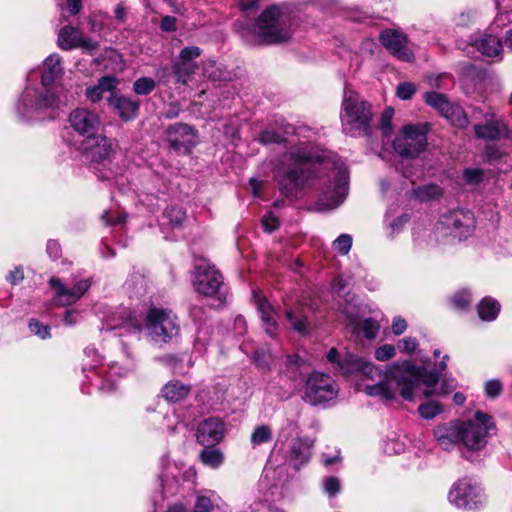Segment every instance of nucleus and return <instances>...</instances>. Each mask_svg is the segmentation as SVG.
<instances>
[{
  "label": "nucleus",
  "instance_id": "1",
  "mask_svg": "<svg viewBox=\"0 0 512 512\" xmlns=\"http://www.w3.org/2000/svg\"><path fill=\"white\" fill-rule=\"evenodd\" d=\"M339 369L345 375L361 372L367 378L376 380L375 384L365 386V392L370 396H380L386 400L394 399L396 392L399 391L405 400L411 401L422 384L426 387L423 395L429 397L435 393V385L439 379L437 373L415 366L410 361L393 364L382 372L372 363L353 354H347L342 362H339Z\"/></svg>",
  "mask_w": 512,
  "mask_h": 512
},
{
  "label": "nucleus",
  "instance_id": "2",
  "mask_svg": "<svg viewBox=\"0 0 512 512\" xmlns=\"http://www.w3.org/2000/svg\"><path fill=\"white\" fill-rule=\"evenodd\" d=\"M63 68L57 54L48 56L44 61L40 89L26 88L18 103V113L25 119L52 118L55 112L70 102L63 86L54 85L61 77Z\"/></svg>",
  "mask_w": 512,
  "mask_h": 512
},
{
  "label": "nucleus",
  "instance_id": "3",
  "mask_svg": "<svg viewBox=\"0 0 512 512\" xmlns=\"http://www.w3.org/2000/svg\"><path fill=\"white\" fill-rule=\"evenodd\" d=\"M311 144L301 143L286 153L276 169L279 188L287 197L312 185L316 162H324L326 156L313 151Z\"/></svg>",
  "mask_w": 512,
  "mask_h": 512
},
{
  "label": "nucleus",
  "instance_id": "4",
  "mask_svg": "<svg viewBox=\"0 0 512 512\" xmlns=\"http://www.w3.org/2000/svg\"><path fill=\"white\" fill-rule=\"evenodd\" d=\"M292 18L286 6L272 5L265 9L254 26L256 35L264 43H279L290 38Z\"/></svg>",
  "mask_w": 512,
  "mask_h": 512
},
{
  "label": "nucleus",
  "instance_id": "5",
  "mask_svg": "<svg viewBox=\"0 0 512 512\" xmlns=\"http://www.w3.org/2000/svg\"><path fill=\"white\" fill-rule=\"evenodd\" d=\"M340 119L345 134L350 136L368 134L372 119L371 106L357 92L346 88Z\"/></svg>",
  "mask_w": 512,
  "mask_h": 512
},
{
  "label": "nucleus",
  "instance_id": "6",
  "mask_svg": "<svg viewBox=\"0 0 512 512\" xmlns=\"http://www.w3.org/2000/svg\"><path fill=\"white\" fill-rule=\"evenodd\" d=\"M144 327L155 343H168L179 335L177 316L170 309L151 306L146 314Z\"/></svg>",
  "mask_w": 512,
  "mask_h": 512
},
{
  "label": "nucleus",
  "instance_id": "7",
  "mask_svg": "<svg viewBox=\"0 0 512 512\" xmlns=\"http://www.w3.org/2000/svg\"><path fill=\"white\" fill-rule=\"evenodd\" d=\"M429 124H409L402 128L393 141L395 152L401 157L416 158L427 147Z\"/></svg>",
  "mask_w": 512,
  "mask_h": 512
},
{
  "label": "nucleus",
  "instance_id": "8",
  "mask_svg": "<svg viewBox=\"0 0 512 512\" xmlns=\"http://www.w3.org/2000/svg\"><path fill=\"white\" fill-rule=\"evenodd\" d=\"M474 227L475 220L470 211L453 210L440 217L436 231L440 236L463 240L472 234Z\"/></svg>",
  "mask_w": 512,
  "mask_h": 512
},
{
  "label": "nucleus",
  "instance_id": "9",
  "mask_svg": "<svg viewBox=\"0 0 512 512\" xmlns=\"http://www.w3.org/2000/svg\"><path fill=\"white\" fill-rule=\"evenodd\" d=\"M492 428H494L492 418L477 411L474 421L460 422L461 442L470 450H479L485 446L488 431Z\"/></svg>",
  "mask_w": 512,
  "mask_h": 512
},
{
  "label": "nucleus",
  "instance_id": "10",
  "mask_svg": "<svg viewBox=\"0 0 512 512\" xmlns=\"http://www.w3.org/2000/svg\"><path fill=\"white\" fill-rule=\"evenodd\" d=\"M334 380L326 374L313 372L306 381L304 400L311 405H322L338 395Z\"/></svg>",
  "mask_w": 512,
  "mask_h": 512
},
{
  "label": "nucleus",
  "instance_id": "11",
  "mask_svg": "<svg viewBox=\"0 0 512 512\" xmlns=\"http://www.w3.org/2000/svg\"><path fill=\"white\" fill-rule=\"evenodd\" d=\"M330 177L333 181L324 189L320 198V204L326 209L338 207L345 199L348 192V170L343 164L334 163Z\"/></svg>",
  "mask_w": 512,
  "mask_h": 512
},
{
  "label": "nucleus",
  "instance_id": "12",
  "mask_svg": "<svg viewBox=\"0 0 512 512\" xmlns=\"http://www.w3.org/2000/svg\"><path fill=\"white\" fill-rule=\"evenodd\" d=\"M195 269L194 287L196 291L205 297H217L218 300H221L223 280L219 271L205 261L197 263Z\"/></svg>",
  "mask_w": 512,
  "mask_h": 512
},
{
  "label": "nucleus",
  "instance_id": "13",
  "mask_svg": "<svg viewBox=\"0 0 512 512\" xmlns=\"http://www.w3.org/2000/svg\"><path fill=\"white\" fill-rule=\"evenodd\" d=\"M448 500L459 509L471 510L481 505L484 499L480 489L465 478L453 484Z\"/></svg>",
  "mask_w": 512,
  "mask_h": 512
},
{
  "label": "nucleus",
  "instance_id": "14",
  "mask_svg": "<svg viewBox=\"0 0 512 512\" xmlns=\"http://www.w3.org/2000/svg\"><path fill=\"white\" fill-rule=\"evenodd\" d=\"M425 103L437 110L442 116L449 119L458 128H465L469 124L467 115L462 108L453 104L446 95L435 91L423 95Z\"/></svg>",
  "mask_w": 512,
  "mask_h": 512
},
{
  "label": "nucleus",
  "instance_id": "15",
  "mask_svg": "<svg viewBox=\"0 0 512 512\" xmlns=\"http://www.w3.org/2000/svg\"><path fill=\"white\" fill-rule=\"evenodd\" d=\"M49 285L55 291L54 303L57 306H69L76 303L86 293L91 283L88 279H81L73 287H68L59 278L51 277Z\"/></svg>",
  "mask_w": 512,
  "mask_h": 512
},
{
  "label": "nucleus",
  "instance_id": "16",
  "mask_svg": "<svg viewBox=\"0 0 512 512\" xmlns=\"http://www.w3.org/2000/svg\"><path fill=\"white\" fill-rule=\"evenodd\" d=\"M201 55V49L197 46H188L181 50L178 59L172 65V73L176 83L187 85L198 69L194 62Z\"/></svg>",
  "mask_w": 512,
  "mask_h": 512
},
{
  "label": "nucleus",
  "instance_id": "17",
  "mask_svg": "<svg viewBox=\"0 0 512 512\" xmlns=\"http://www.w3.org/2000/svg\"><path fill=\"white\" fill-rule=\"evenodd\" d=\"M83 154L92 162L110 161L115 153L112 140L101 134L86 137L82 143Z\"/></svg>",
  "mask_w": 512,
  "mask_h": 512
},
{
  "label": "nucleus",
  "instance_id": "18",
  "mask_svg": "<svg viewBox=\"0 0 512 512\" xmlns=\"http://www.w3.org/2000/svg\"><path fill=\"white\" fill-rule=\"evenodd\" d=\"M167 141L175 151L188 154L196 145L197 136L191 126L176 123L167 129Z\"/></svg>",
  "mask_w": 512,
  "mask_h": 512
},
{
  "label": "nucleus",
  "instance_id": "19",
  "mask_svg": "<svg viewBox=\"0 0 512 512\" xmlns=\"http://www.w3.org/2000/svg\"><path fill=\"white\" fill-rule=\"evenodd\" d=\"M381 44L401 61L411 62L414 54L408 46L407 37L397 30L387 29L380 33Z\"/></svg>",
  "mask_w": 512,
  "mask_h": 512
},
{
  "label": "nucleus",
  "instance_id": "20",
  "mask_svg": "<svg viewBox=\"0 0 512 512\" xmlns=\"http://www.w3.org/2000/svg\"><path fill=\"white\" fill-rule=\"evenodd\" d=\"M484 122L474 126V134L477 139L500 140L503 132H507V123L496 115L492 109L483 114Z\"/></svg>",
  "mask_w": 512,
  "mask_h": 512
},
{
  "label": "nucleus",
  "instance_id": "21",
  "mask_svg": "<svg viewBox=\"0 0 512 512\" xmlns=\"http://www.w3.org/2000/svg\"><path fill=\"white\" fill-rule=\"evenodd\" d=\"M71 127L80 135L97 134L101 121L97 113L87 108L74 109L69 115Z\"/></svg>",
  "mask_w": 512,
  "mask_h": 512
},
{
  "label": "nucleus",
  "instance_id": "22",
  "mask_svg": "<svg viewBox=\"0 0 512 512\" xmlns=\"http://www.w3.org/2000/svg\"><path fill=\"white\" fill-rule=\"evenodd\" d=\"M225 434V426L221 419L210 417L199 423L197 427V441L203 446H214L219 443Z\"/></svg>",
  "mask_w": 512,
  "mask_h": 512
},
{
  "label": "nucleus",
  "instance_id": "23",
  "mask_svg": "<svg viewBox=\"0 0 512 512\" xmlns=\"http://www.w3.org/2000/svg\"><path fill=\"white\" fill-rule=\"evenodd\" d=\"M58 44L64 50L81 48L86 51H94L98 44L89 38L82 37L80 31L74 27H63L58 35Z\"/></svg>",
  "mask_w": 512,
  "mask_h": 512
},
{
  "label": "nucleus",
  "instance_id": "24",
  "mask_svg": "<svg viewBox=\"0 0 512 512\" xmlns=\"http://www.w3.org/2000/svg\"><path fill=\"white\" fill-rule=\"evenodd\" d=\"M107 102L124 121L132 120L138 114L140 103L138 100L131 97L111 92L110 96L107 98Z\"/></svg>",
  "mask_w": 512,
  "mask_h": 512
},
{
  "label": "nucleus",
  "instance_id": "25",
  "mask_svg": "<svg viewBox=\"0 0 512 512\" xmlns=\"http://www.w3.org/2000/svg\"><path fill=\"white\" fill-rule=\"evenodd\" d=\"M433 433L440 447L450 451L456 443L461 441L460 422L438 425Z\"/></svg>",
  "mask_w": 512,
  "mask_h": 512
},
{
  "label": "nucleus",
  "instance_id": "26",
  "mask_svg": "<svg viewBox=\"0 0 512 512\" xmlns=\"http://www.w3.org/2000/svg\"><path fill=\"white\" fill-rule=\"evenodd\" d=\"M257 311L260 314L261 320L265 327V331L271 337L276 336L277 333V314L272 305L257 292H253Z\"/></svg>",
  "mask_w": 512,
  "mask_h": 512
},
{
  "label": "nucleus",
  "instance_id": "27",
  "mask_svg": "<svg viewBox=\"0 0 512 512\" xmlns=\"http://www.w3.org/2000/svg\"><path fill=\"white\" fill-rule=\"evenodd\" d=\"M312 445L313 442L309 438L298 437L292 441L289 459L296 468L309 461Z\"/></svg>",
  "mask_w": 512,
  "mask_h": 512
},
{
  "label": "nucleus",
  "instance_id": "28",
  "mask_svg": "<svg viewBox=\"0 0 512 512\" xmlns=\"http://www.w3.org/2000/svg\"><path fill=\"white\" fill-rule=\"evenodd\" d=\"M476 48L488 57H496L502 52V43L500 39L492 34L484 33L479 39L474 41Z\"/></svg>",
  "mask_w": 512,
  "mask_h": 512
},
{
  "label": "nucleus",
  "instance_id": "29",
  "mask_svg": "<svg viewBox=\"0 0 512 512\" xmlns=\"http://www.w3.org/2000/svg\"><path fill=\"white\" fill-rule=\"evenodd\" d=\"M117 80L114 77H101L97 85L86 89V97L93 103L100 101L104 92H112L116 88Z\"/></svg>",
  "mask_w": 512,
  "mask_h": 512
},
{
  "label": "nucleus",
  "instance_id": "30",
  "mask_svg": "<svg viewBox=\"0 0 512 512\" xmlns=\"http://www.w3.org/2000/svg\"><path fill=\"white\" fill-rule=\"evenodd\" d=\"M348 325L351 326L353 332L362 331L366 338L374 339L379 331V324L372 318L360 320L350 317Z\"/></svg>",
  "mask_w": 512,
  "mask_h": 512
},
{
  "label": "nucleus",
  "instance_id": "31",
  "mask_svg": "<svg viewBox=\"0 0 512 512\" xmlns=\"http://www.w3.org/2000/svg\"><path fill=\"white\" fill-rule=\"evenodd\" d=\"M285 317L290 322L291 327L298 333L305 334L308 332L309 323L302 308L296 307L287 309Z\"/></svg>",
  "mask_w": 512,
  "mask_h": 512
},
{
  "label": "nucleus",
  "instance_id": "32",
  "mask_svg": "<svg viewBox=\"0 0 512 512\" xmlns=\"http://www.w3.org/2000/svg\"><path fill=\"white\" fill-rule=\"evenodd\" d=\"M190 392V386L180 381L167 383L162 389L163 397L170 402H178L184 399Z\"/></svg>",
  "mask_w": 512,
  "mask_h": 512
},
{
  "label": "nucleus",
  "instance_id": "33",
  "mask_svg": "<svg viewBox=\"0 0 512 512\" xmlns=\"http://www.w3.org/2000/svg\"><path fill=\"white\" fill-rule=\"evenodd\" d=\"M500 312V304L491 297H485L478 305V315L483 321H493Z\"/></svg>",
  "mask_w": 512,
  "mask_h": 512
},
{
  "label": "nucleus",
  "instance_id": "34",
  "mask_svg": "<svg viewBox=\"0 0 512 512\" xmlns=\"http://www.w3.org/2000/svg\"><path fill=\"white\" fill-rule=\"evenodd\" d=\"M201 462L212 468H219L225 459L223 452L218 448H212V446H206L199 455Z\"/></svg>",
  "mask_w": 512,
  "mask_h": 512
},
{
  "label": "nucleus",
  "instance_id": "35",
  "mask_svg": "<svg viewBox=\"0 0 512 512\" xmlns=\"http://www.w3.org/2000/svg\"><path fill=\"white\" fill-rule=\"evenodd\" d=\"M203 75L212 81H228L231 79L230 73L224 68L217 66L213 60L203 62Z\"/></svg>",
  "mask_w": 512,
  "mask_h": 512
},
{
  "label": "nucleus",
  "instance_id": "36",
  "mask_svg": "<svg viewBox=\"0 0 512 512\" xmlns=\"http://www.w3.org/2000/svg\"><path fill=\"white\" fill-rule=\"evenodd\" d=\"M272 429L269 425H257L250 436L253 447L268 443L272 440Z\"/></svg>",
  "mask_w": 512,
  "mask_h": 512
},
{
  "label": "nucleus",
  "instance_id": "37",
  "mask_svg": "<svg viewBox=\"0 0 512 512\" xmlns=\"http://www.w3.org/2000/svg\"><path fill=\"white\" fill-rule=\"evenodd\" d=\"M415 195L421 201H429L439 198L442 195V189L436 184H429L418 187L415 190Z\"/></svg>",
  "mask_w": 512,
  "mask_h": 512
},
{
  "label": "nucleus",
  "instance_id": "38",
  "mask_svg": "<svg viewBox=\"0 0 512 512\" xmlns=\"http://www.w3.org/2000/svg\"><path fill=\"white\" fill-rule=\"evenodd\" d=\"M156 87V81L150 77L138 78L133 84V91L137 95H148Z\"/></svg>",
  "mask_w": 512,
  "mask_h": 512
},
{
  "label": "nucleus",
  "instance_id": "39",
  "mask_svg": "<svg viewBox=\"0 0 512 512\" xmlns=\"http://www.w3.org/2000/svg\"><path fill=\"white\" fill-rule=\"evenodd\" d=\"M418 412L425 419H433L442 412V406L437 401H429L418 407Z\"/></svg>",
  "mask_w": 512,
  "mask_h": 512
},
{
  "label": "nucleus",
  "instance_id": "40",
  "mask_svg": "<svg viewBox=\"0 0 512 512\" xmlns=\"http://www.w3.org/2000/svg\"><path fill=\"white\" fill-rule=\"evenodd\" d=\"M333 249L341 255H347L352 247V236L341 234L333 241Z\"/></svg>",
  "mask_w": 512,
  "mask_h": 512
},
{
  "label": "nucleus",
  "instance_id": "41",
  "mask_svg": "<svg viewBox=\"0 0 512 512\" xmlns=\"http://www.w3.org/2000/svg\"><path fill=\"white\" fill-rule=\"evenodd\" d=\"M125 315L126 316L122 319V322L118 325H114L113 328L123 327L126 328L127 331L131 333L140 334L143 329L142 324L129 312H125Z\"/></svg>",
  "mask_w": 512,
  "mask_h": 512
},
{
  "label": "nucleus",
  "instance_id": "42",
  "mask_svg": "<svg viewBox=\"0 0 512 512\" xmlns=\"http://www.w3.org/2000/svg\"><path fill=\"white\" fill-rule=\"evenodd\" d=\"M165 218L174 226H180L186 218L185 211L180 207H170L165 211Z\"/></svg>",
  "mask_w": 512,
  "mask_h": 512
},
{
  "label": "nucleus",
  "instance_id": "43",
  "mask_svg": "<svg viewBox=\"0 0 512 512\" xmlns=\"http://www.w3.org/2000/svg\"><path fill=\"white\" fill-rule=\"evenodd\" d=\"M394 110L391 107H387L381 114L380 118V129L385 136H389L392 132V118Z\"/></svg>",
  "mask_w": 512,
  "mask_h": 512
},
{
  "label": "nucleus",
  "instance_id": "44",
  "mask_svg": "<svg viewBox=\"0 0 512 512\" xmlns=\"http://www.w3.org/2000/svg\"><path fill=\"white\" fill-rule=\"evenodd\" d=\"M471 303V296L467 290L456 293L452 298V304L456 309H465Z\"/></svg>",
  "mask_w": 512,
  "mask_h": 512
},
{
  "label": "nucleus",
  "instance_id": "45",
  "mask_svg": "<svg viewBox=\"0 0 512 512\" xmlns=\"http://www.w3.org/2000/svg\"><path fill=\"white\" fill-rule=\"evenodd\" d=\"M416 92V86L410 82H402L397 86L396 95L402 100H409Z\"/></svg>",
  "mask_w": 512,
  "mask_h": 512
},
{
  "label": "nucleus",
  "instance_id": "46",
  "mask_svg": "<svg viewBox=\"0 0 512 512\" xmlns=\"http://www.w3.org/2000/svg\"><path fill=\"white\" fill-rule=\"evenodd\" d=\"M323 488L325 493H327L330 497L335 496L340 492L341 483L340 480L336 477H328L323 481Z\"/></svg>",
  "mask_w": 512,
  "mask_h": 512
},
{
  "label": "nucleus",
  "instance_id": "47",
  "mask_svg": "<svg viewBox=\"0 0 512 512\" xmlns=\"http://www.w3.org/2000/svg\"><path fill=\"white\" fill-rule=\"evenodd\" d=\"M259 141L263 144L282 143L286 141V138L274 130L267 129L261 133Z\"/></svg>",
  "mask_w": 512,
  "mask_h": 512
},
{
  "label": "nucleus",
  "instance_id": "48",
  "mask_svg": "<svg viewBox=\"0 0 512 512\" xmlns=\"http://www.w3.org/2000/svg\"><path fill=\"white\" fill-rule=\"evenodd\" d=\"M30 331L39 336L41 339H46L50 337V328L48 325H43L39 321L32 319L29 322Z\"/></svg>",
  "mask_w": 512,
  "mask_h": 512
},
{
  "label": "nucleus",
  "instance_id": "49",
  "mask_svg": "<svg viewBox=\"0 0 512 512\" xmlns=\"http://www.w3.org/2000/svg\"><path fill=\"white\" fill-rule=\"evenodd\" d=\"M418 345L417 339L409 336L400 340L397 347L403 353L412 354L416 351Z\"/></svg>",
  "mask_w": 512,
  "mask_h": 512
},
{
  "label": "nucleus",
  "instance_id": "50",
  "mask_svg": "<svg viewBox=\"0 0 512 512\" xmlns=\"http://www.w3.org/2000/svg\"><path fill=\"white\" fill-rule=\"evenodd\" d=\"M395 354V347L389 344H385L375 350V358L379 361H387L394 357Z\"/></svg>",
  "mask_w": 512,
  "mask_h": 512
},
{
  "label": "nucleus",
  "instance_id": "51",
  "mask_svg": "<svg viewBox=\"0 0 512 512\" xmlns=\"http://www.w3.org/2000/svg\"><path fill=\"white\" fill-rule=\"evenodd\" d=\"M213 503L207 496L200 495L196 498L193 512H212Z\"/></svg>",
  "mask_w": 512,
  "mask_h": 512
},
{
  "label": "nucleus",
  "instance_id": "52",
  "mask_svg": "<svg viewBox=\"0 0 512 512\" xmlns=\"http://www.w3.org/2000/svg\"><path fill=\"white\" fill-rule=\"evenodd\" d=\"M262 225L266 232L271 233L278 228L279 220L272 212H268L262 218Z\"/></svg>",
  "mask_w": 512,
  "mask_h": 512
},
{
  "label": "nucleus",
  "instance_id": "53",
  "mask_svg": "<svg viewBox=\"0 0 512 512\" xmlns=\"http://www.w3.org/2000/svg\"><path fill=\"white\" fill-rule=\"evenodd\" d=\"M384 452L386 454L392 455V454H400L405 450L404 443L398 441V440H389L386 441L384 444Z\"/></svg>",
  "mask_w": 512,
  "mask_h": 512
},
{
  "label": "nucleus",
  "instance_id": "54",
  "mask_svg": "<svg viewBox=\"0 0 512 512\" xmlns=\"http://www.w3.org/2000/svg\"><path fill=\"white\" fill-rule=\"evenodd\" d=\"M502 384L499 380H489L485 384V392L489 397H496L501 393Z\"/></svg>",
  "mask_w": 512,
  "mask_h": 512
},
{
  "label": "nucleus",
  "instance_id": "55",
  "mask_svg": "<svg viewBox=\"0 0 512 512\" xmlns=\"http://www.w3.org/2000/svg\"><path fill=\"white\" fill-rule=\"evenodd\" d=\"M386 221L388 222V225L391 229V235H394L401 230V228L405 225V223H407L408 218L406 215H401L391 221H389V218L387 217Z\"/></svg>",
  "mask_w": 512,
  "mask_h": 512
},
{
  "label": "nucleus",
  "instance_id": "56",
  "mask_svg": "<svg viewBox=\"0 0 512 512\" xmlns=\"http://www.w3.org/2000/svg\"><path fill=\"white\" fill-rule=\"evenodd\" d=\"M392 332L396 336L402 335L407 329V322L401 316L394 317L392 321Z\"/></svg>",
  "mask_w": 512,
  "mask_h": 512
},
{
  "label": "nucleus",
  "instance_id": "57",
  "mask_svg": "<svg viewBox=\"0 0 512 512\" xmlns=\"http://www.w3.org/2000/svg\"><path fill=\"white\" fill-rule=\"evenodd\" d=\"M206 309L203 305H192L190 308V316L195 322H201L206 316Z\"/></svg>",
  "mask_w": 512,
  "mask_h": 512
},
{
  "label": "nucleus",
  "instance_id": "58",
  "mask_svg": "<svg viewBox=\"0 0 512 512\" xmlns=\"http://www.w3.org/2000/svg\"><path fill=\"white\" fill-rule=\"evenodd\" d=\"M463 176L468 183H478L482 179V171L479 169H466Z\"/></svg>",
  "mask_w": 512,
  "mask_h": 512
},
{
  "label": "nucleus",
  "instance_id": "59",
  "mask_svg": "<svg viewBox=\"0 0 512 512\" xmlns=\"http://www.w3.org/2000/svg\"><path fill=\"white\" fill-rule=\"evenodd\" d=\"M102 219L106 225H117V224H121L125 221V216L122 214H119V215H117V217H114L110 211H105L102 214Z\"/></svg>",
  "mask_w": 512,
  "mask_h": 512
},
{
  "label": "nucleus",
  "instance_id": "60",
  "mask_svg": "<svg viewBox=\"0 0 512 512\" xmlns=\"http://www.w3.org/2000/svg\"><path fill=\"white\" fill-rule=\"evenodd\" d=\"M457 386L456 380L453 378L443 379L442 384L439 389L440 395H446L452 392Z\"/></svg>",
  "mask_w": 512,
  "mask_h": 512
},
{
  "label": "nucleus",
  "instance_id": "61",
  "mask_svg": "<svg viewBox=\"0 0 512 512\" xmlns=\"http://www.w3.org/2000/svg\"><path fill=\"white\" fill-rule=\"evenodd\" d=\"M47 252L53 259H57L61 254L60 244L55 240H50L47 243Z\"/></svg>",
  "mask_w": 512,
  "mask_h": 512
},
{
  "label": "nucleus",
  "instance_id": "62",
  "mask_svg": "<svg viewBox=\"0 0 512 512\" xmlns=\"http://www.w3.org/2000/svg\"><path fill=\"white\" fill-rule=\"evenodd\" d=\"M161 29L163 31H175L176 30V19L172 16H165L161 20Z\"/></svg>",
  "mask_w": 512,
  "mask_h": 512
},
{
  "label": "nucleus",
  "instance_id": "63",
  "mask_svg": "<svg viewBox=\"0 0 512 512\" xmlns=\"http://www.w3.org/2000/svg\"><path fill=\"white\" fill-rule=\"evenodd\" d=\"M484 154L489 160H497L502 156L499 148L496 145H487Z\"/></svg>",
  "mask_w": 512,
  "mask_h": 512
},
{
  "label": "nucleus",
  "instance_id": "64",
  "mask_svg": "<svg viewBox=\"0 0 512 512\" xmlns=\"http://www.w3.org/2000/svg\"><path fill=\"white\" fill-rule=\"evenodd\" d=\"M24 278L23 270L20 268H15L13 271H11L8 275V280L12 284L19 283Z\"/></svg>",
  "mask_w": 512,
  "mask_h": 512
}]
</instances>
